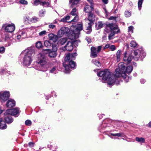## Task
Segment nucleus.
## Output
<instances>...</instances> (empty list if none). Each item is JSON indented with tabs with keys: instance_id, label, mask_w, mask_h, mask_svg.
Listing matches in <instances>:
<instances>
[{
	"instance_id": "nucleus-41",
	"label": "nucleus",
	"mask_w": 151,
	"mask_h": 151,
	"mask_svg": "<svg viewBox=\"0 0 151 151\" xmlns=\"http://www.w3.org/2000/svg\"><path fill=\"white\" fill-rule=\"evenodd\" d=\"M44 45H45L47 47H49L51 46V43L49 42V41L47 40H46L44 42Z\"/></svg>"
},
{
	"instance_id": "nucleus-8",
	"label": "nucleus",
	"mask_w": 151,
	"mask_h": 151,
	"mask_svg": "<svg viewBox=\"0 0 151 151\" xmlns=\"http://www.w3.org/2000/svg\"><path fill=\"white\" fill-rule=\"evenodd\" d=\"M134 58L136 60H137L140 56L142 58H144L146 55V53L143 51L137 50L134 51Z\"/></svg>"
},
{
	"instance_id": "nucleus-18",
	"label": "nucleus",
	"mask_w": 151,
	"mask_h": 151,
	"mask_svg": "<svg viewBox=\"0 0 151 151\" xmlns=\"http://www.w3.org/2000/svg\"><path fill=\"white\" fill-rule=\"evenodd\" d=\"M91 54L93 58H95L97 56L98 53L96 51V49L94 47H92L91 48Z\"/></svg>"
},
{
	"instance_id": "nucleus-23",
	"label": "nucleus",
	"mask_w": 151,
	"mask_h": 151,
	"mask_svg": "<svg viewBox=\"0 0 151 151\" xmlns=\"http://www.w3.org/2000/svg\"><path fill=\"white\" fill-rule=\"evenodd\" d=\"M117 69H119L120 70L124 71L125 70V65L124 63L121 62L118 64V68Z\"/></svg>"
},
{
	"instance_id": "nucleus-52",
	"label": "nucleus",
	"mask_w": 151,
	"mask_h": 151,
	"mask_svg": "<svg viewBox=\"0 0 151 151\" xmlns=\"http://www.w3.org/2000/svg\"><path fill=\"white\" fill-rule=\"evenodd\" d=\"M56 68L55 67H53L50 71V72L52 73H56Z\"/></svg>"
},
{
	"instance_id": "nucleus-56",
	"label": "nucleus",
	"mask_w": 151,
	"mask_h": 151,
	"mask_svg": "<svg viewBox=\"0 0 151 151\" xmlns=\"http://www.w3.org/2000/svg\"><path fill=\"white\" fill-rule=\"evenodd\" d=\"M29 30L32 31V32L33 33L36 31L35 28L34 27H32L29 29Z\"/></svg>"
},
{
	"instance_id": "nucleus-34",
	"label": "nucleus",
	"mask_w": 151,
	"mask_h": 151,
	"mask_svg": "<svg viewBox=\"0 0 151 151\" xmlns=\"http://www.w3.org/2000/svg\"><path fill=\"white\" fill-rule=\"evenodd\" d=\"M136 140L137 141L141 143H143L145 141V139L142 137L139 138L138 137H137L136 138Z\"/></svg>"
},
{
	"instance_id": "nucleus-19",
	"label": "nucleus",
	"mask_w": 151,
	"mask_h": 151,
	"mask_svg": "<svg viewBox=\"0 0 151 151\" xmlns=\"http://www.w3.org/2000/svg\"><path fill=\"white\" fill-rule=\"evenodd\" d=\"M81 0H69V3L70 7L72 8L75 7V6L78 4Z\"/></svg>"
},
{
	"instance_id": "nucleus-7",
	"label": "nucleus",
	"mask_w": 151,
	"mask_h": 151,
	"mask_svg": "<svg viewBox=\"0 0 151 151\" xmlns=\"http://www.w3.org/2000/svg\"><path fill=\"white\" fill-rule=\"evenodd\" d=\"M2 29L6 32L11 33L15 30V26L13 23H6L2 26Z\"/></svg>"
},
{
	"instance_id": "nucleus-47",
	"label": "nucleus",
	"mask_w": 151,
	"mask_h": 151,
	"mask_svg": "<svg viewBox=\"0 0 151 151\" xmlns=\"http://www.w3.org/2000/svg\"><path fill=\"white\" fill-rule=\"evenodd\" d=\"M19 3L22 4L27 5L28 4L27 1L25 0H21L19 1Z\"/></svg>"
},
{
	"instance_id": "nucleus-6",
	"label": "nucleus",
	"mask_w": 151,
	"mask_h": 151,
	"mask_svg": "<svg viewBox=\"0 0 151 151\" xmlns=\"http://www.w3.org/2000/svg\"><path fill=\"white\" fill-rule=\"evenodd\" d=\"M88 20L90 22L88 23V26L87 27L86 32V33L89 34L91 31V26L93 24V21L94 19V15L91 12L88 14Z\"/></svg>"
},
{
	"instance_id": "nucleus-14",
	"label": "nucleus",
	"mask_w": 151,
	"mask_h": 151,
	"mask_svg": "<svg viewBox=\"0 0 151 151\" xmlns=\"http://www.w3.org/2000/svg\"><path fill=\"white\" fill-rule=\"evenodd\" d=\"M6 106L9 108H11L15 105V102L14 100L10 99L7 101L6 104Z\"/></svg>"
},
{
	"instance_id": "nucleus-58",
	"label": "nucleus",
	"mask_w": 151,
	"mask_h": 151,
	"mask_svg": "<svg viewBox=\"0 0 151 151\" xmlns=\"http://www.w3.org/2000/svg\"><path fill=\"white\" fill-rule=\"evenodd\" d=\"M21 35L22 38H24L26 36V35L25 34V32H22V33Z\"/></svg>"
},
{
	"instance_id": "nucleus-44",
	"label": "nucleus",
	"mask_w": 151,
	"mask_h": 151,
	"mask_svg": "<svg viewBox=\"0 0 151 151\" xmlns=\"http://www.w3.org/2000/svg\"><path fill=\"white\" fill-rule=\"evenodd\" d=\"M128 30L129 34L132 33L133 32V27L131 26L129 27Z\"/></svg>"
},
{
	"instance_id": "nucleus-5",
	"label": "nucleus",
	"mask_w": 151,
	"mask_h": 151,
	"mask_svg": "<svg viewBox=\"0 0 151 151\" xmlns=\"http://www.w3.org/2000/svg\"><path fill=\"white\" fill-rule=\"evenodd\" d=\"M118 29L117 26L113 23H108L106 24V26L104 29V33L105 35L109 33L111 31H114Z\"/></svg>"
},
{
	"instance_id": "nucleus-61",
	"label": "nucleus",
	"mask_w": 151,
	"mask_h": 151,
	"mask_svg": "<svg viewBox=\"0 0 151 151\" xmlns=\"http://www.w3.org/2000/svg\"><path fill=\"white\" fill-rule=\"evenodd\" d=\"M102 1L105 4H106L108 3V0H102Z\"/></svg>"
},
{
	"instance_id": "nucleus-31",
	"label": "nucleus",
	"mask_w": 151,
	"mask_h": 151,
	"mask_svg": "<svg viewBox=\"0 0 151 151\" xmlns=\"http://www.w3.org/2000/svg\"><path fill=\"white\" fill-rule=\"evenodd\" d=\"M42 1H41L40 0H35L33 4L35 6H37L39 4L42 5L41 3H42Z\"/></svg>"
},
{
	"instance_id": "nucleus-33",
	"label": "nucleus",
	"mask_w": 151,
	"mask_h": 151,
	"mask_svg": "<svg viewBox=\"0 0 151 151\" xmlns=\"http://www.w3.org/2000/svg\"><path fill=\"white\" fill-rule=\"evenodd\" d=\"M69 65L71 68H74L76 67L75 63L72 60H71L69 62Z\"/></svg>"
},
{
	"instance_id": "nucleus-1",
	"label": "nucleus",
	"mask_w": 151,
	"mask_h": 151,
	"mask_svg": "<svg viewBox=\"0 0 151 151\" xmlns=\"http://www.w3.org/2000/svg\"><path fill=\"white\" fill-rule=\"evenodd\" d=\"M97 75L99 77H102L103 82H107L109 85L114 84L116 81V78L113 75H111L110 72L107 69L100 71L97 73Z\"/></svg>"
},
{
	"instance_id": "nucleus-21",
	"label": "nucleus",
	"mask_w": 151,
	"mask_h": 151,
	"mask_svg": "<svg viewBox=\"0 0 151 151\" xmlns=\"http://www.w3.org/2000/svg\"><path fill=\"white\" fill-rule=\"evenodd\" d=\"M6 127L7 126L5 124V122L2 119L0 118V129H6Z\"/></svg>"
},
{
	"instance_id": "nucleus-9",
	"label": "nucleus",
	"mask_w": 151,
	"mask_h": 151,
	"mask_svg": "<svg viewBox=\"0 0 151 151\" xmlns=\"http://www.w3.org/2000/svg\"><path fill=\"white\" fill-rule=\"evenodd\" d=\"M70 29L68 27H63L58 31V35L59 37H61L63 35H68Z\"/></svg>"
},
{
	"instance_id": "nucleus-11",
	"label": "nucleus",
	"mask_w": 151,
	"mask_h": 151,
	"mask_svg": "<svg viewBox=\"0 0 151 151\" xmlns=\"http://www.w3.org/2000/svg\"><path fill=\"white\" fill-rule=\"evenodd\" d=\"M10 94L9 92L5 91L0 92V99L4 101H6L9 97Z\"/></svg>"
},
{
	"instance_id": "nucleus-26",
	"label": "nucleus",
	"mask_w": 151,
	"mask_h": 151,
	"mask_svg": "<svg viewBox=\"0 0 151 151\" xmlns=\"http://www.w3.org/2000/svg\"><path fill=\"white\" fill-rule=\"evenodd\" d=\"M133 67L132 66L130 65L128 66L126 69L125 70L127 73H130L133 70Z\"/></svg>"
},
{
	"instance_id": "nucleus-59",
	"label": "nucleus",
	"mask_w": 151,
	"mask_h": 151,
	"mask_svg": "<svg viewBox=\"0 0 151 151\" xmlns=\"http://www.w3.org/2000/svg\"><path fill=\"white\" fill-rule=\"evenodd\" d=\"M55 27V25L52 24H50L49 25V27L52 29H54Z\"/></svg>"
},
{
	"instance_id": "nucleus-32",
	"label": "nucleus",
	"mask_w": 151,
	"mask_h": 151,
	"mask_svg": "<svg viewBox=\"0 0 151 151\" xmlns=\"http://www.w3.org/2000/svg\"><path fill=\"white\" fill-rule=\"evenodd\" d=\"M36 47L38 49L41 48L42 47L41 42L40 41L37 42L36 44Z\"/></svg>"
},
{
	"instance_id": "nucleus-42",
	"label": "nucleus",
	"mask_w": 151,
	"mask_h": 151,
	"mask_svg": "<svg viewBox=\"0 0 151 151\" xmlns=\"http://www.w3.org/2000/svg\"><path fill=\"white\" fill-rule=\"evenodd\" d=\"M70 55L71 58V59L73 60L75 59L77 55V54L76 52H75L74 53L71 54Z\"/></svg>"
},
{
	"instance_id": "nucleus-57",
	"label": "nucleus",
	"mask_w": 151,
	"mask_h": 151,
	"mask_svg": "<svg viewBox=\"0 0 151 151\" xmlns=\"http://www.w3.org/2000/svg\"><path fill=\"white\" fill-rule=\"evenodd\" d=\"M117 137H123V134L122 133H118L115 134V136Z\"/></svg>"
},
{
	"instance_id": "nucleus-54",
	"label": "nucleus",
	"mask_w": 151,
	"mask_h": 151,
	"mask_svg": "<svg viewBox=\"0 0 151 151\" xmlns=\"http://www.w3.org/2000/svg\"><path fill=\"white\" fill-rule=\"evenodd\" d=\"M109 48L112 51H113L115 49V47L114 45H111L110 46Z\"/></svg>"
},
{
	"instance_id": "nucleus-27",
	"label": "nucleus",
	"mask_w": 151,
	"mask_h": 151,
	"mask_svg": "<svg viewBox=\"0 0 151 151\" xmlns=\"http://www.w3.org/2000/svg\"><path fill=\"white\" fill-rule=\"evenodd\" d=\"M104 24V23L102 22H99L96 24V26L98 29L102 28Z\"/></svg>"
},
{
	"instance_id": "nucleus-49",
	"label": "nucleus",
	"mask_w": 151,
	"mask_h": 151,
	"mask_svg": "<svg viewBox=\"0 0 151 151\" xmlns=\"http://www.w3.org/2000/svg\"><path fill=\"white\" fill-rule=\"evenodd\" d=\"M5 50V48L4 47H0V53L1 54L4 53Z\"/></svg>"
},
{
	"instance_id": "nucleus-62",
	"label": "nucleus",
	"mask_w": 151,
	"mask_h": 151,
	"mask_svg": "<svg viewBox=\"0 0 151 151\" xmlns=\"http://www.w3.org/2000/svg\"><path fill=\"white\" fill-rule=\"evenodd\" d=\"M103 9L104 10L105 13L106 15H107L108 13L106 8L104 7L103 8Z\"/></svg>"
},
{
	"instance_id": "nucleus-16",
	"label": "nucleus",
	"mask_w": 151,
	"mask_h": 151,
	"mask_svg": "<svg viewBox=\"0 0 151 151\" xmlns=\"http://www.w3.org/2000/svg\"><path fill=\"white\" fill-rule=\"evenodd\" d=\"M50 40H52L54 42H55L58 39V37L53 33H50L48 35Z\"/></svg>"
},
{
	"instance_id": "nucleus-22",
	"label": "nucleus",
	"mask_w": 151,
	"mask_h": 151,
	"mask_svg": "<svg viewBox=\"0 0 151 151\" xmlns=\"http://www.w3.org/2000/svg\"><path fill=\"white\" fill-rule=\"evenodd\" d=\"M122 71L120 70L119 69L116 68L114 75V77L116 78L120 77L121 76Z\"/></svg>"
},
{
	"instance_id": "nucleus-50",
	"label": "nucleus",
	"mask_w": 151,
	"mask_h": 151,
	"mask_svg": "<svg viewBox=\"0 0 151 151\" xmlns=\"http://www.w3.org/2000/svg\"><path fill=\"white\" fill-rule=\"evenodd\" d=\"M25 124L26 125L29 126L31 125L32 122L30 120H27L25 121Z\"/></svg>"
},
{
	"instance_id": "nucleus-64",
	"label": "nucleus",
	"mask_w": 151,
	"mask_h": 151,
	"mask_svg": "<svg viewBox=\"0 0 151 151\" xmlns=\"http://www.w3.org/2000/svg\"><path fill=\"white\" fill-rule=\"evenodd\" d=\"M140 81L141 83L143 84L145 82V81L144 79H142L140 80Z\"/></svg>"
},
{
	"instance_id": "nucleus-30",
	"label": "nucleus",
	"mask_w": 151,
	"mask_h": 151,
	"mask_svg": "<svg viewBox=\"0 0 151 151\" xmlns=\"http://www.w3.org/2000/svg\"><path fill=\"white\" fill-rule=\"evenodd\" d=\"M39 20L38 18L34 16L33 17L30 19L31 23H35L37 22Z\"/></svg>"
},
{
	"instance_id": "nucleus-36",
	"label": "nucleus",
	"mask_w": 151,
	"mask_h": 151,
	"mask_svg": "<svg viewBox=\"0 0 151 151\" xmlns=\"http://www.w3.org/2000/svg\"><path fill=\"white\" fill-rule=\"evenodd\" d=\"M67 41V39L66 38H63L60 39L59 41V42L61 45H63Z\"/></svg>"
},
{
	"instance_id": "nucleus-45",
	"label": "nucleus",
	"mask_w": 151,
	"mask_h": 151,
	"mask_svg": "<svg viewBox=\"0 0 151 151\" xmlns=\"http://www.w3.org/2000/svg\"><path fill=\"white\" fill-rule=\"evenodd\" d=\"M70 18V16H67L64 18L62 19L61 21L63 22H65L67 21V20H69Z\"/></svg>"
},
{
	"instance_id": "nucleus-40",
	"label": "nucleus",
	"mask_w": 151,
	"mask_h": 151,
	"mask_svg": "<svg viewBox=\"0 0 151 151\" xmlns=\"http://www.w3.org/2000/svg\"><path fill=\"white\" fill-rule=\"evenodd\" d=\"M64 67L65 68V72L67 73H69L70 70L69 66L68 65L65 66L64 65Z\"/></svg>"
},
{
	"instance_id": "nucleus-10",
	"label": "nucleus",
	"mask_w": 151,
	"mask_h": 151,
	"mask_svg": "<svg viewBox=\"0 0 151 151\" xmlns=\"http://www.w3.org/2000/svg\"><path fill=\"white\" fill-rule=\"evenodd\" d=\"M19 112V109L18 108H16L14 109H9L6 110V114H10L11 115H13L15 116H17V115Z\"/></svg>"
},
{
	"instance_id": "nucleus-48",
	"label": "nucleus",
	"mask_w": 151,
	"mask_h": 151,
	"mask_svg": "<svg viewBox=\"0 0 151 151\" xmlns=\"http://www.w3.org/2000/svg\"><path fill=\"white\" fill-rule=\"evenodd\" d=\"M131 15V13L128 11H126L125 12V15L126 17H129Z\"/></svg>"
},
{
	"instance_id": "nucleus-28",
	"label": "nucleus",
	"mask_w": 151,
	"mask_h": 151,
	"mask_svg": "<svg viewBox=\"0 0 151 151\" xmlns=\"http://www.w3.org/2000/svg\"><path fill=\"white\" fill-rule=\"evenodd\" d=\"M126 71L124 70V71H122V73L121 75V76H122L124 78L126 79V80H125L126 82H127L126 80L128 79V77L127 76V75L126 74Z\"/></svg>"
},
{
	"instance_id": "nucleus-55",
	"label": "nucleus",
	"mask_w": 151,
	"mask_h": 151,
	"mask_svg": "<svg viewBox=\"0 0 151 151\" xmlns=\"http://www.w3.org/2000/svg\"><path fill=\"white\" fill-rule=\"evenodd\" d=\"M44 12L45 11H44L43 10H41V11L40 12L39 16L41 17L43 16L44 14Z\"/></svg>"
},
{
	"instance_id": "nucleus-60",
	"label": "nucleus",
	"mask_w": 151,
	"mask_h": 151,
	"mask_svg": "<svg viewBox=\"0 0 151 151\" xmlns=\"http://www.w3.org/2000/svg\"><path fill=\"white\" fill-rule=\"evenodd\" d=\"M101 46H98L97 48V50H96L97 52H99L101 50Z\"/></svg>"
},
{
	"instance_id": "nucleus-51",
	"label": "nucleus",
	"mask_w": 151,
	"mask_h": 151,
	"mask_svg": "<svg viewBox=\"0 0 151 151\" xmlns=\"http://www.w3.org/2000/svg\"><path fill=\"white\" fill-rule=\"evenodd\" d=\"M71 59V58L70 57V54H68L66 56L65 60L66 61H68L70 60Z\"/></svg>"
},
{
	"instance_id": "nucleus-39",
	"label": "nucleus",
	"mask_w": 151,
	"mask_h": 151,
	"mask_svg": "<svg viewBox=\"0 0 151 151\" xmlns=\"http://www.w3.org/2000/svg\"><path fill=\"white\" fill-rule=\"evenodd\" d=\"M119 32V30H118L116 32L114 31V32L116 33H118ZM115 33H111L109 36V40H111L112 39V37L114 35Z\"/></svg>"
},
{
	"instance_id": "nucleus-43",
	"label": "nucleus",
	"mask_w": 151,
	"mask_h": 151,
	"mask_svg": "<svg viewBox=\"0 0 151 151\" xmlns=\"http://www.w3.org/2000/svg\"><path fill=\"white\" fill-rule=\"evenodd\" d=\"M42 5L45 7H47L49 6L50 3L49 2H47L45 1H42V3H41Z\"/></svg>"
},
{
	"instance_id": "nucleus-20",
	"label": "nucleus",
	"mask_w": 151,
	"mask_h": 151,
	"mask_svg": "<svg viewBox=\"0 0 151 151\" xmlns=\"http://www.w3.org/2000/svg\"><path fill=\"white\" fill-rule=\"evenodd\" d=\"M93 9V8L91 6H90L88 5H86L84 8V10L87 13H90Z\"/></svg>"
},
{
	"instance_id": "nucleus-3",
	"label": "nucleus",
	"mask_w": 151,
	"mask_h": 151,
	"mask_svg": "<svg viewBox=\"0 0 151 151\" xmlns=\"http://www.w3.org/2000/svg\"><path fill=\"white\" fill-rule=\"evenodd\" d=\"M37 62L39 64V68L38 70L40 71H45L47 70L46 66L47 62L45 55L41 53L38 55V59Z\"/></svg>"
},
{
	"instance_id": "nucleus-25",
	"label": "nucleus",
	"mask_w": 151,
	"mask_h": 151,
	"mask_svg": "<svg viewBox=\"0 0 151 151\" xmlns=\"http://www.w3.org/2000/svg\"><path fill=\"white\" fill-rule=\"evenodd\" d=\"M30 19L29 16H25L23 18V20L26 24L30 23Z\"/></svg>"
},
{
	"instance_id": "nucleus-2",
	"label": "nucleus",
	"mask_w": 151,
	"mask_h": 151,
	"mask_svg": "<svg viewBox=\"0 0 151 151\" xmlns=\"http://www.w3.org/2000/svg\"><path fill=\"white\" fill-rule=\"evenodd\" d=\"M24 53L25 55L23 58V63L24 65L28 66L32 61V58L34 55V51L31 47H29L24 50Z\"/></svg>"
},
{
	"instance_id": "nucleus-35",
	"label": "nucleus",
	"mask_w": 151,
	"mask_h": 151,
	"mask_svg": "<svg viewBox=\"0 0 151 151\" xmlns=\"http://www.w3.org/2000/svg\"><path fill=\"white\" fill-rule=\"evenodd\" d=\"M130 44V46L133 47H136L137 45V42L134 40L132 41Z\"/></svg>"
},
{
	"instance_id": "nucleus-12",
	"label": "nucleus",
	"mask_w": 151,
	"mask_h": 151,
	"mask_svg": "<svg viewBox=\"0 0 151 151\" xmlns=\"http://www.w3.org/2000/svg\"><path fill=\"white\" fill-rule=\"evenodd\" d=\"M73 49V42L70 41H68L65 47L63 49L64 50H66L68 51H71Z\"/></svg>"
},
{
	"instance_id": "nucleus-46",
	"label": "nucleus",
	"mask_w": 151,
	"mask_h": 151,
	"mask_svg": "<svg viewBox=\"0 0 151 151\" xmlns=\"http://www.w3.org/2000/svg\"><path fill=\"white\" fill-rule=\"evenodd\" d=\"M47 33L46 31L43 30L39 33V35L40 36H43L46 35Z\"/></svg>"
},
{
	"instance_id": "nucleus-15",
	"label": "nucleus",
	"mask_w": 151,
	"mask_h": 151,
	"mask_svg": "<svg viewBox=\"0 0 151 151\" xmlns=\"http://www.w3.org/2000/svg\"><path fill=\"white\" fill-rule=\"evenodd\" d=\"M4 114L5 116V120L7 123L10 124L13 122V120L10 114H6L5 112L4 113Z\"/></svg>"
},
{
	"instance_id": "nucleus-13",
	"label": "nucleus",
	"mask_w": 151,
	"mask_h": 151,
	"mask_svg": "<svg viewBox=\"0 0 151 151\" xmlns=\"http://www.w3.org/2000/svg\"><path fill=\"white\" fill-rule=\"evenodd\" d=\"M132 58V56L130 55L127 54L126 52L124 53L123 58L124 61L129 63L131 61Z\"/></svg>"
},
{
	"instance_id": "nucleus-37",
	"label": "nucleus",
	"mask_w": 151,
	"mask_h": 151,
	"mask_svg": "<svg viewBox=\"0 0 151 151\" xmlns=\"http://www.w3.org/2000/svg\"><path fill=\"white\" fill-rule=\"evenodd\" d=\"M74 7V8L72 9L70 12L71 14L73 16H75L77 15V10L75 7Z\"/></svg>"
},
{
	"instance_id": "nucleus-24",
	"label": "nucleus",
	"mask_w": 151,
	"mask_h": 151,
	"mask_svg": "<svg viewBox=\"0 0 151 151\" xmlns=\"http://www.w3.org/2000/svg\"><path fill=\"white\" fill-rule=\"evenodd\" d=\"M121 54L122 51L120 50H118L116 53V60L117 62L119 61L120 60V56Z\"/></svg>"
},
{
	"instance_id": "nucleus-53",
	"label": "nucleus",
	"mask_w": 151,
	"mask_h": 151,
	"mask_svg": "<svg viewBox=\"0 0 151 151\" xmlns=\"http://www.w3.org/2000/svg\"><path fill=\"white\" fill-rule=\"evenodd\" d=\"M78 16H76L71 21H73L74 22H76L78 21Z\"/></svg>"
},
{
	"instance_id": "nucleus-29",
	"label": "nucleus",
	"mask_w": 151,
	"mask_h": 151,
	"mask_svg": "<svg viewBox=\"0 0 151 151\" xmlns=\"http://www.w3.org/2000/svg\"><path fill=\"white\" fill-rule=\"evenodd\" d=\"M92 62L93 63L98 67H99L101 65V64L100 63L95 59L93 60L92 61Z\"/></svg>"
},
{
	"instance_id": "nucleus-4",
	"label": "nucleus",
	"mask_w": 151,
	"mask_h": 151,
	"mask_svg": "<svg viewBox=\"0 0 151 151\" xmlns=\"http://www.w3.org/2000/svg\"><path fill=\"white\" fill-rule=\"evenodd\" d=\"M82 25V24H78L75 30L72 31V33L70 32V34H71L69 36L70 38L73 40L79 37L80 32L83 29Z\"/></svg>"
},
{
	"instance_id": "nucleus-17",
	"label": "nucleus",
	"mask_w": 151,
	"mask_h": 151,
	"mask_svg": "<svg viewBox=\"0 0 151 151\" xmlns=\"http://www.w3.org/2000/svg\"><path fill=\"white\" fill-rule=\"evenodd\" d=\"M53 51H51L49 52V56L50 58H54L57 55L56 51L57 50V47L56 46L53 47Z\"/></svg>"
},
{
	"instance_id": "nucleus-38",
	"label": "nucleus",
	"mask_w": 151,
	"mask_h": 151,
	"mask_svg": "<svg viewBox=\"0 0 151 151\" xmlns=\"http://www.w3.org/2000/svg\"><path fill=\"white\" fill-rule=\"evenodd\" d=\"M144 0H139L138 2V7L139 9L140 10L141 9L142 5Z\"/></svg>"
},
{
	"instance_id": "nucleus-63",
	"label": "nucleus",
	"mask_w": 151,
	"mask_h": 151,
	"mask_svg": "<svg viewBox=\"0 0 151 151\" xmlns=\"http://www.w3.org/2000/svg\"><path fill=\"white\" fill-rule=\"evenodd\" d=\"M34 143L32 142H30L29 143V146L31 147H32L34 145Z\"/></svg>"
}]
</instances>
